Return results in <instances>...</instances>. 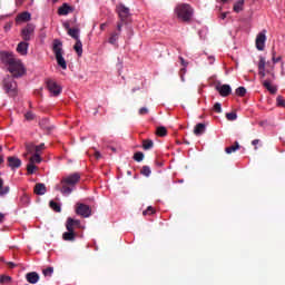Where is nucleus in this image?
Wrapping results in <instances>:
<instances>
[{
  "label": "nucleus",
  "instance_id": "obj_1",
  "mask_svg": "<svg viewBox=\"0 0 285 285\" xmlns=\"http://www.w3.org/2000/svg\"><path fill=\"white\" fill-rule=\"evenodd\" d=\"M174 13L176 14L178 21L190 23L195 14V9H193L188 3H178L174 9Z\"/></svg>",
  "mask_w": 285,
  "mask_h": 285
},
{
  "label": "nucleus",
  "instance_id": "obj_2",
  "mask_svg": "<svg viewBox=\"0 0 285 285\" xmlns=\"http://www.w3.org/2000/svg\"><path fill=\"white\" fill-rule=\"evenodd\" d=\"M81 179V175L79 173L71 174L65 178H62L61 184L62 188L60 189V193L62 195H71L72 190H75V186L79 184V180Z\"/></svg>",
  "mask_w": 285,
  "mask_h": 285
},
{
  "label": "nucleus",
  "instance_id": "obj_3",
  "mask_svg": "<svg viewBox=\"0 0 285 285\" xmlns=\"http://www.w3.org/2000/svg\"><path fill=\"white\" fill-rule=\"evenodd\" d=\"M52 51L55 53L58 66L62 70H67L68 62H66V58H63V42H61V40L59 39H55L52 45Z\"/></svg>",
  "mask_w": 285,
  "mask_h": 285
},
{
  "label": "nucleus",
  "instance_id": "obj_4",
  "mask_svg": "<svg viewBox=\"0 0 285 285\" xmlns=\"http://www.w3.org/2000/svg\"><path fill=\"white\" fill-rule=\"evenodd\" d=\"M7 70L8 72L11 73V77H13V79H21V77H23V75H26L27 72V69L23 62H21V60L17 58H16V61L12 62Z\"/></svg>",
  "mask_w": 285,
  "mask_h": 285
},
{
  "label": "nucleus",
  "instance_id": "obj_5",
  "mask_svg": "<svg viewBox=\"0 0 285 285\" xmlns=\"http://www.w3.org/2000/svg\"><path fill=\"white\" fill-rule=\"evenodd\" d=\"M2 88L9 97H17V81L12 76H6L2 80Z\"/></svg>",
  "mask_w": 285,
  "mask_h": 285
},
{
  "label": "nucleus",
  "instance_id": "obj_6",
  "mask_svg": "<svg viewBox=\"0 0 285 285\" xmlns=\"http://www.w3.org/2000/svg\"><path fill=\"white\" fill-rule=\"evenodd\" d=\"M266 66H271V62H266V58L261 56L258 61V75L261 79H264V77H266V72L272 76V79H275V72L268 69L266 71Z\"/></svg>",
  "mask_w": 285,
  "mask_h": 285
},
{
  "label": "nucleus",
  "instance_id": "obj_7",
  "mask_svg": "<svg viewBox=\"0 0 285 285\" xmlns=\"http://www.w3.org/2000/svg\"><path fill=\"white\" fill-rule=\"evenodd\" d=\"M14 53L1 51L0 52V61L1 63L8 69L12 66V63L16 61Z\"/></svg>",
  "mask_w": 285,
  "mask_h": 285
},
{
  "label": "nucleus",
  "instance_id": "obj_8",
  "mask_svg": "<svg viewBox=\"0 0 285 285\" xmlns=\"http://www.w3.org/2000/svg\"><path fill=\"white\" fill-rule=\"evenodd\" d=\"M47 88L51 97H59V95H61V91L63 90L61 85L57 83V81L55 80H47Z\"/></svg>",
  "mask_w": 285,
  "mask_h": 285
},
{
  "label": "nucleus",
  "instance_id": "obj_9",
  "mask_svg": "<svg viewBox=\"0 0 285 285\" xmlns=\"http://www.w3.org/2000/svg\"><path fill=\"white\" fill-rule=\"evenodd\" d=\"M76 213L83 218H88L90 217V215H92V209L90 208V206L79 203L77 208H76Z\"/></svg>",
  "mask_w": 285,
  "mask_h": 285
},
{
  "label": "nucleus",
  "instance_id": "obj_10",
  "mask_svg": "<svg viewBox=\"0 0 285 285\" xmlns=\"http://www.w3.org/2000/svg\"><path fill=\"white\" fill-rule=\"evenodd\" d=\"M118 17L120 18V21H126L128 17H130V9L128 7H125L124 4H118L116 7Z\"/></svg>",
  "mask_w": 285,
  "mask_h": 285
},
{
  "label": "nucleus",
  "instance_id": "obj_11",
  "mask_svg": "<svg viewBox=\"0 0 285 285\" xmlns=\"http://www.w3.org/2000/svg\"><path fill=\"white\" fill-rule=\"evenodd\" d=\"M256 48L262 51L266 48V30L261 31L256 37Z\"/></svg>",
  "mask_w": 285,
  "mask_h": 285
},
{
  "label": "nucleus",
  "instance_id": "obj_12",
  "mask_svg": "<svg viewBox=\"0 0 285 285\" xmlns=\"http://www.w3.org/2000/svg\"><path fill=\"white\" fill-rule=\"evenodd\" d=\"M21 35H22L23 41H30L32 35H35V24L32 23L27 24L22 29Z\"/></svg>",
  "mask_w": 285,
  "mask_h": 285
},
{
  "label": "nucleus",
  "instance_id": "obj_13",
  "mask_svg": "<svg viewBox=\"0 0 285 285\" xmlns=\"http://www.w3.org/2000/svg\"><path fill=\"white\" fill-rule=\"evenodd\" d=\"M216 90L217 92H219L220 97H228V95L233 92V88H230V85H217Z\"/></svg>",
  "mask_w": 285,
  "mask_h": 285
},
{
  "label": "nucleus",
  "instance_id": "obj_14",
  "mask_svg": "<svg viewBox=\"0 0 285 285\" xmlns=\"http://www.w3.org/2000/svg\"><path fill=\"white\" fill-rule=\"evenodd\" d=\"M8 166L11 170H17V168H21V159L18 157L11 156L7 158Z\"/></svg>",
  "mask_w": 285,
  "mask_h": 285
},
{
  "label": "nucleus",
  "instance_id": "obj_15",
  "mask_svg": "<svg viewBox=\"0 0 285 285\" xmlns=\"http://www.w3.org/2000/svg\"><path fill=\"white\" fill-rule=\"evenodd\" d=\"M28 48H30V43H28L26 40L21 41L18 46H17V52L19 55H21L22 57H26V55H28Z\"/></svg>",
  "mask_w": 285,
  "mask_h": 285
},
{
  "label": "nucleus",
  "instance_id": "obj_16",
  "mask_svg": "<svg viewBox=\"0 0 285 285\" xmlns=\"http://www.w3.org/2000/svg\"><path fill=\"white\" fill-rule=\"evenodd\" d=\"M26 279L29 284H37L39 282V274L37 272L27 273Z\"/></svg>",
  "mask_w": 285,
  "mask_h": 285
},
{
  "label": "nucleus",
  "instance_id": "obj_17",
  "mask_svg": "<svg viewBox=\"0 0 285 285\" xmlns=\"http://www.w3.org/2000/svg\"><path fill=\"white\" fill-rule=\"evenodd\" d=\"M204 132H206V125L198 122L194 128V135H196V137H202Z\"/></svg>",
  "mask_w": 285,
  "mask_h": 285
},
{
  "label": "nucleus",
  "instance_id": "obj_18",
  "mask_svg": "<svg viewBox=\"0 0 285 285\" xmlns=\"http://www.w3.org/2000/svg\"><path fill=\"white\" fill-rule=\"evenodd\" d=\"M65 27H67V29H68L69 37H71L76 41H79V35H80L79 29L70 28L69 24H65Z\"/></svg>",
  "mask_w": 285,
  "mask_h": 285
},
{
  "label": "nucleus",
  "instance_id": "obj_19",
  "mask_svg": "<svg viewBox=\"0 0 285 285\" xmlns=\"http://www.w3.org/2000/svg\"><path fill=\"white\" fill-rule=\"evenodd\" d=\"M30 19H32V14H30L28 11H24L17 16L16 21L19 23V21H30Z\"/></svg>",
  "mask_w": 285,
  "mask_h": 285
},
{
  "label": "nucleus",
  "instance_id": "obj_20",
  "mask_svg": "<svg viewBox=\"0 0 285 285\" xmlns=\"http://www.w3.org/2000/svg\"><path fill=\"white\" fill-rule=\"evenodd\" d=\"M73 50L77 52L78 57H81V55H83V43L81 42V39L76 40Z\"/></svg>",
  "mask_w": 285,
  "mask_h": 285
},
{
  "label": "nucleus",
  "instance_id": "obj_21",
  "mask_svg": "<svg viewBox=\"0 0 285 285\" xmlns=\"http://www.w3.org/2000/svg\"><path fill=\"white\" fill-rule=\"evenodd\" d=\"M35 193L36 195H46L47 188L43 183H39L35 186Z\"/></svg>",
  "mask_w": 285,
  "mask_h": 285
},
{
  "label": "nucleus",
  "instance_id": "obj_22",
  "mask_svg": "<svg viewBox=\"0 0 285 285\" xmlns=\"http://www.w3.org/2000/svg\"><path fill=\"white\" fill-rule=\"evenodd\" d=\"M263 86L264 88H266V90H268V92H271L272 95H275V92H277V87L273 86L271 83V80H264L263 81Z\"/></svg>",
  "mask_w": 285,
  "mask_h": 285
},
{
  "label": "nucleus",
  "instance_id": "obj_23",
  "mask_svg": "<svg viewBox=\"0 0 285 285\" xmlns=\"http://www.w3.org/2000/svg\"><path fill=\"white\" fill-rule=\"evenodd\" d=\"M62 239H65V242H75V232H65Z\"/></svg>",
  "mask_w": 285,
  "mask_h": 285
},
{
  "label": "nucleus",
  "instance_id": "obj_24",
  "mask_svg": "<svg viewBox=\"0 0 285 285\" xmlns=\"http://www.w3.org/2000/svg\"><path fill=\"white\" fill-rule=\"evenodd\" d=\"M70 6L68 4H63L61 6L59 9H58V14H61V16H66V14H69L70 13Z\"/></svg>",
  "mask_w": 285,
  "mask_h": 285
},
{
  "label": "nucleus",
  "instance_id": "obj_25",
  "mask_svg": "<svg viewBox=\"0 0 285 285\" xmlns=\"http://www.w3.org/2000/svg\"><path fill=\"white\" fill-rule=\"evenodd\" d=\"M237 150H239V142H237V141L235 142V145L225 148V153H226L227 155H230V154H233V153H236Z\"/></svg>",
  "mask_w": 285,
  "mask_h": 285
},
{
  "label": "nucleus",
  "instance_id": "obj_26",
  "mask_svg": "<svg viewBox=\"0 0 285 285\" xmlns=\"http://www.w3.org/2000/svg\"><path fill=\"white\" fill-rule=\"evenodd\" d=\"M155 146V142L151 139L142 140V148L144 150H151V148Z\"/></svg>",
  "mask_w": 285,
  "mask_h": 285
},
{
  "label": "nucleus",
  "instance_id": "obj_27",
  "mask_svg": "<svg viewBox=\"0 0 285 285\" xmlns=\"http://www.w3.org/2000/svg\"><path fill=\"white\" fill-rule=\"evenodd\" d=\"M156 135L158 137H166L168 135V130L166 129V127L160 126L156 129Z\"/></svg>",
  "mask_w": 285,
  "mask_h": 285
},
{
  "label": "nucleus",
  "instance_id": "obj_28",
  "mask_svg": "<svg viewBox=\"0 0 285 285\" xmlns=\"http://www.w3.org/2000/svg\"><path fill=\"white\" fill-rule=\"evenodd\" d=\"M49 206H50L51 210H55V213H60V210H61V205H59L55 200H50Z\"/></svg>",
  "mask_w": 285,
  "mask_h": 285
},
{
  "label": "nucleus",
  "instance_id": "obj_29",
  "mask_svg": "<svg viewBox=\"0 0 285 285\" xmlns=\"http://www.w3.org/2000/svg\"><path fill=\"white\" fill-rule=\"evenodd\" d=\"M66 228H67V232L75 233V224H73L72 218L69 217L67 219Z\"/></svg>",
  "mask_w": 285,
  "mask_h": 285
},
{
  "label": "nucleus",
  "instance_id": "obj_30",
  "mask_svg": "<svg viewBox=\"0 0 285 285\" xmlns=\"http://www.w3.org/2000/svg\"><path fill=\"white\" fill-rule=\"evenodd\" d=\"M10 193V187H3V180L0 178V195L3 197V195H8Z\"/></svg>",
  "mask_w": 285,
  "mask_h": 285
},
{
  "label": "nucleus",
  "instance_id": "obj_31",
  "mask_svg": "<svg viewBox=\"0 0 285 285\" xmlns=\"http://www.w3.org/2000/svg\"><path fill=\"white\" fill-rule=\"evenodd\" d=\"M242 10H244V0H238L234 4V12H242Z\"/></svg>",
  "mask_w": 285,
  "mask_h": 285
},
{
  "label": "nucleus",
  "instance_id": "obj_32",
  "mask_svg": "<svg viewBox=\"0 0 285 285\" xmlns=\"http://www.w3.org/2000/svg\"><path fill=\"white\" fill-rule=\"evenodd\" d=\"M42 159H41V155L39 154H35L30 159H29V163L30 164H41Z\"/></svg>",
  "mask_w": 285,
  "mask_h": 285
},
{
  "label": "nucleus",
  "instance_id": "obj_33",
  "mask_svg": "<svg viewBox=\"0 0 285 285\" xmlns=\"http://www.w3.org/2000/svg\"><path fill=\"white\" fill-rule=\"evenodd\" d=\"M27 173L28 175H35V173H37V166L32 163H29L27 165Z\"/></svg>",
  "mask_w": 285,
  "mask_h": 285
},
{
  "label": "nucleus",
  "instance_id": "obj_34",
  "mask_svg": "<svg viewBox=\"0 0 285 285\" xmlns=\"http://www.w3.org/2000/svg\"><path fill=\"white\" fill-rule=\"evenodd\" d=\"M140 174L144 175V177H149L153 174V170H150V167L142 166Z\"/></svg>",
  "mask_w": 285,
  "mask_h": 285
},
{
  "label": "nucleus",
  "instance_id": "obj_35",
  "mask_svg": "<svg viewBox=\"0 0 285 285\" xmlns=\"http://www.w3.org/2000/svg\"><path fill=\"white\" fill-rule=\"evenodd\" d=\"M20 203L22 204V206H30V196L22 195L20 197Z\"/></svg>",
  "mask_w": 285,
  "mask_h": 285
},
{
  "label": "nucleus",
  "instance_id": "obj_36",
  "mask_svg": "<svg viewBox=\"0 0 285 285\" xmlns=\"http://www.w3.org/2000/svg\"><path fill=\"white\" fill-rule=\"evenodd\" d=\"M12 282V277L8 275H1L0 276V284H10Z\"/></svg>",
  "mask_w": 285,
  "mask_h": 285
},
{
  "label": "nucleus",
  "instance_id": "obj_37",
  "mask_svg": "<svg viewBox=\"0 0 285 285\" xmlns=\"http://www.w3.org/2000/svg\"><path fill=\"white\" fill-rule=\"evenodd\" d=\"M117 39H119V33L117 32L111 33L109 38V43H111V46H115L117 43Z\"/></svg>",
  "mask_w": 285,
  "mask_h": 285
},
{
  "label": "nucleus",
  "instance_id": "obj_38",
  "mask_svg": "<svg viewBox=\"0 0 285 285\" xmlns=\"http://www.w3.org/2000/svg\"><path fill=\"white\" fill-rule=\"evenodd\" d=\"M37 146L32 142L26 145V150L30 155L36 151Z\"/></svg>",
  "mask_w": 285,
  "mask_h": 285
},
{
  "label": "nucleus",
  "instance_id": "obj_39",
  "mask_svg": "<svg viewBox=\"0 0 285 285\" xmlns=\"http://www.w3.org/2000/svg\"><path fill=\"white\" fill-rule=\"evenodd\" d=\"M52 273H55L53 267H48V268L42 271V274L45 275V277H52Z\"/></svg>",
  "mask_w": 285,
  "mask_h": 285
},
{
  "label": "nucleus",
  "instance_id": "obj_40",
  "mask_svg": "<svg viewBox=\"0 0 285 285\" xmlns=\"http://www.w3.org/2000/svg\"><path fill=\"white\" fill-rule=\"evenodd\" d=\"M134 159H135V161H138V163L144 161V153L137 151V153L134 155Z\"/></svg>",
  "mask_w": 285,
  "mask_h": 285
},
{
  "label": "nucleus",
  "instance_id": "obj_41",
  "mask_svg": "<svg viewBox=\"0 0 285 285\" xmlns=\"http://www.w3.org/2000/svg\"><path fill=\"white\" fill-rule=\"evenodd\" d=\"M236 95H237L238 97H244V96L246 95V88H244V87H238V88L236 89Z\"/></svg>",
  "mask_w": 285,
  "mask_h": 285
},
{
  "label": "nucleus",
  "instance_id": "obj_42",
  "mask_svg": "<svg viewBox=\"0 0 285 285\" xmlns=\"http://www.w3.org/2000/svg\"><path fill=\"white\" fill-rule=\"evenodd\" d=\"M226 119H228V121H235L237 119V114L228 112V114H226Z\"/></svg>",
  "mask_w": 285,
  "mask_h": 285
},
{
  "label": "nucleus",
  "instance_id": "obj_43",
  "mask_svg": "<svg viewBox=\"0 0 285 285\" xmlns=\"http://www.w3.org/2000/svg\"><path fill=\"white\" fill-rule=\"evenodd\" d=\"M142 215L146 217V215H155V208L153 206H148L146 210L142 212Z\"/></svg>",
  "mask_w": 285,
  "mask_h": 285
},
{
  "label": "nucleus",
  "instance_id": "obj_44",
  "mask_svg": "<svg viewBox=\"0 0 285 285\" xmlns=\"http://www.w3.org/2000/svg\"><path fill=\"white\" fill-rule=\"evenodd\" d=\"M45 148H46V144H43V142L36 146V154L41 155V150H43Z\"/></svg>",
  "mask_w": 285,
  "mask_h": 285
},
{
  "label": "nucleus",
  "instance_id": "obj_45",
  "mask_svg": "<svg viewBox=\"0 0 285 285\" xmlns=\"http://www.w3.org/2000/svg\"><path fill=\"white\" fill-rule=\"evenodd\" d=\"M24 117L27 121H32L35 119V114H32V111H27Z\"/></svg>",
  "mask_w": 285,
  "mask_h": 285
},
{
  "label": "nucleus",
  "instance_id": "obj_46",
  "mask_svg": "<svg viewBox=\"0 0 285 285\" xmlns=\"http://www.w3.org/2000/svg\"><path fill=\"white\" fill-rule=\"evenodd\" d=\"M48 118H45L42 120L39 121V126H41V128H48Z\"/></svg>",
  "mask_w": 285,
  "mask_h": 285
},
{
  "label": "nucleus",
  "instance_id": "obj_47",
  "mask_svg": "<svg viewBox=\"0 0 285 285\" xmlns=\"http://www.w3.org/2000/svg\"><path fill=\"white\" fill-rule=\"evenodd\" d=\"M276 104H277V106H284V105H285L284 97L278 96V97L276 98Z\"/></svg>",
  "mask_w": 285,
  "mask_h": 285
},
{
  "label": "nucleus",
  "instance_id": "obj_48",
  "mask_svg": "<svg viewBox=\"0 0 285 285\" xmlns=\"http://www.w3.org/2000/svg\"><path fill=\"white\" fill-rule=\"evenodd\" d=\"M214 110H215L216 112H222V104L216 102V104L214 105Z\"/></svg>",
  "mask_w": 285,
  "mask_h": 285
},
{
  "label": "nucleus",
  "instance_id": "obj_49",
  "mask_svg": "<svg viewBox=\"0 0 285 285\" xmlns=\"http://www.w3.org/2000/svg\"><path fill=\"white\" fill-rule=\"evenodd\" d=\"M139 115H148V108L141 107L138 111Z\"/></svg>",
  "mask_w": 285,
  "mask_h": 285
},
{
  "label": "nucleus",
  "instance_id": "obj_50",
  "mask_svg": "<svg viewBox=\"0 0 285 285\" xmlns=\"http://www.w3.org/2000/svg\"><path fill=\"white\" fill-rule=\"evenodd\" d=\"M259 144V139H254L252 141V146H255V150H257V145Z\"/></svg>",
  "mask_w": 285,
  "mask_h": 285
},
{
  "label": "nucleus",
  "instance_id": "obj_51",
  "mask_svg": "<svg viewBox=\"0 0 285 285\" xmlns=\"http://www.w3.org/2000/svg\"><path fill=\"white\" fill-rule=\"evenodd\" d=\"M208 61H209V66H213V63H215V58H214V56H209V57H208Z\"/></svg>",
  "mask_w": 285,
  "mask_h": 285
},
{
  "label": "nucleus",
  "instance_id": "obj_52",
  "mask_svg": "<svg viewBox=\"0 0 285 285\" xmlns=\"http://www.w3.org/2000/svg\"><path fill=\"white\" fill-rule=\"evenodd\" d=\"M279 61H282V57H273V63H279Z\"/></svg>",
  "mask_w": 285,
  "mask_h": 285
},
{
  "label": "nucleus",
  "instance_id": "obj_53",
  "mask_svg": "<svg viewBox=\"0 0 285 285\" xmlns=\"http://www.w3.org/2000/svg\"><path fill=\"white\" fill-rule=\"evenodd\" d=\"M72 222L73 226H79L81 224V220L79 219H72Z\"/></svg>",
  "mask_w": 285,
  "mask_h": 285
},
{
  "label": "nucleus",
  "instance_id": "obj_54",
  "mask_svg": "<svg viewBox=\"0 0 285 285\" xmlns=\"http://www.w3.org/2000/svg\"><path fill=\"white\" fill-rule=\"evenodd\" d=\"M180 59V63L186 68V66H188V62H186V60H184V58H179Z\"/></svg>",
  "mask_w": 285,
  "mask_h": 285
},
{
  "label": "nucleus",
  "instance_id": "obj_55",
  "mask_svg": "<svg viewBox=\"0 0 285 285\" xmlns=\"http://www.w3.org/2000/svg\"><path fill=\"white\" fill-rule=\"evenodd\" d=\"M95 157H96V159H101V153L96 151V153H95Z\"/></svg>",
  "mask_w": 285,
  "mask_h": 285
},
{
  "label": "nucleus",
  "instance_id": "obj_56",
  "mask_svg": "<svg viewBox=\"0 0 285 285\" xmlns=\"http://www.w3.org/2000/svg\"><path fill=\"white\" fill-rule=\"evenodd\" d=\"M226 17H228V13L227 12H223L222 14H220V19H226Z\"/></svg>",
  "mask_w": 285,
  "mask_h": 285
},
{
  "label": "nucleus",
  "instance_id": "obj_57",
  "mask_svg": "<svg viewBox=\"0 0 285 285\" xmlns=\"http://www.w3.org/2000/svg\"><path fill=\"white\" fill-rule=\"evenodd\" d=\"M16 6H23V0H16Z\"/></svg>",
  "mask_w": 285,
  "mask_h": 285
},
{
  "label": "nucleus",
  "instance_id": "obj_58",
  "mask_svg": "<svg viewBox=\"0 0 285 285\" xmlns=\"http://www.w3.org/2000/svg\"><path fill=\"white\" fill-rule=\"evenodd\" d=\"M6 215L0 213V224H3V219H4Z\"/></svg>",
  "mask_w": 285,
  "mask_h": 285
},
{
  "label": "nucleus",
  "instance_id": "obj_59",
  "mask_svg": "<svg viewBox=\"0 0 285 285\" xmlns=\"http://www.w3.org/2000/svg\"><path fill=\"white\" fill-rule=\"evenodd\" d=\"M121 28H122V24H121V23H118V24H117V30H118L119 32H121Z\"/></svg>",
  "mask_w": 285,
  "mask_h": 285
},
{
  "label": "nucleus",
  "instance_id": "obj_60",
  "mask_svg": "<svg viewBox=\"0 0 285 285\" xmlns=\"http://www.w3.org/2000/svg\"><path fill=\"white\" fill-rule=\"evenodd\" d=\"M9 266H10V268H14V266H17V264L10 262V263H9Z\"/></svg>",
  "mask_w": 285,
  "mask_h": 285
},
{
  "label": "nucleus",
  "instance_id": "obj_61",
  "mask_svg": "<svg viewBox=\"0 0 285 285\" xmlns=\"http://www.w3.org/2000/svg\"><path fill=\"white\" fill-rule=\"evenodd\" d=\"M218 3H228V0H217Z\"/></svg>",
  "mask_w": 285,
  "mask_h": 285
},
{
  "label": "nucleus",
  "instance_id": "obj_62",
  "mask_svg": "<svg viewBox=\"0 0 285 285\" xmlns=\"http://www.w3.org/2000/svg\"><path fill=\"white\" fill-rule=\"evenodd\" d=\"M0 164H3V156H0Z\"/></svg>",
  "mask_w": 285,
  "mask_h": 285
},
{
  "label": "nucleus",
  "instance_id": "obj_63",
  "mask_svg": "<svg viewBox=\"0 0 285 285\" xmlns=\"http://www.w3.org/2000/svg\"><path fill=\"white\" fill-rule=\"evenodd\" d=\"M105 26H106V24H101V26H100L101 30H104Z\"/></svg>",
  "mask_w": 285,
  "mask_h": 285
},
{
  "label": "nucleus",
  "instance_id": "obj_64",
  "mask_svg": "<svg viewBox=\"0 0 285 285\" xmlns=\"http://www.w3.org/2000/svg\"><path fill=\"white\" fill-rule=\"evenodd\" d=\"M52 1V3H57V1H59V0H51Z\"/></svg>",
  "mask_w": 285,
  "mask_h": 285
}]
</instances>
